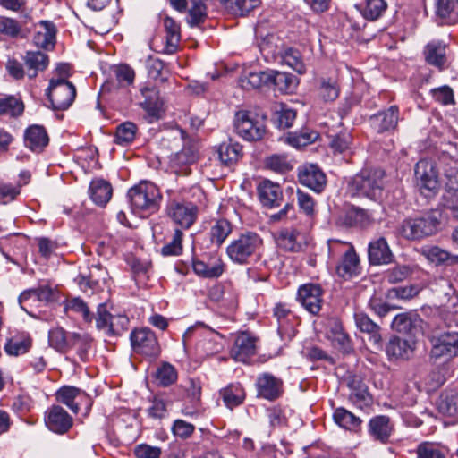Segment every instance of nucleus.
I'll return each mask as SVG.
<instances>
[{"mask_svg": "<svg viewBox=\"0 0 458 458\" xmlns=\"http://www.w3.org/2000/svg\"><path fill=\"white\" fill-rule=\"evenodd\" d=\"M443 212L433 209L416 217L407 218L399 227V233L407 240H420L437 233L442 225Z\"/></svg>", "mask_w": 458, "mask_h": 458, "instance_id": "nucleus-1", "label": "nucleus"}, {"mask_svg": "<svg viewBox=\"0 0 458 458\" xmlns=\"http://www.w3.org/2000/svg\"><path fill=\"white\" fill-rule=\"evenodd\" d=\"M384 177L385 172L381 169L363 170L349 182L348 193L352 197L377 199L383 191Z\"/></svg>", "mask_w": 458, "mask_h": 458, "instance_id": "nucleus-2", "label": "nucleus"}, {"mask_svg": "<svg viewBox=\"0 0 458 458\" xmlns=\"http://www.w3.org/2000/svg\"><path fill=\"white\" fill-rule=\"evenodd\" d=\"M135 213L152 214L158 210L161 200L159 189L150 182H141L128 191Z\"/></svg>", "mask_w": 458, "mask_h": 458, "instance_id": "nucleus-3", "label": "nucleus"}, {"mask_svg": "<svg viewBox=\"0 0 458 458\" xmlns=\"http://www.w3.org/2000/svg\"><path fill=\"white\" fill-rule=\"evenodd\" d=\"M266 118L265 114L241 110L235 114V131L239 136L246 140H259L267 131Z\"/></svg>", "mask_w": 458, "mask_h": 458, "instance_id": "nucleus-4", "label": "nucleus"}, {"mask_svg": "<svg viewBox=\"0 0 458 458\" xmlns=\"http://www.w3.org/2000/svg\"><path fill=\"white\" fill-rule=\"evenodd\" d=\"M262 246L260 236L252 232H246L230 242L226 248L229 259L237 264H247Z\"/></svg>", "mask_w": 458, "mask_h": 458, "instance_id": "nucleus-5", "label": "nucleus"}, {"mask_svg": "<svg viewBox=\"0 0 458 458\" xmlns=\"http://www.w3.org/2000/svg\"><path fill=\"white\" fill-rule=\"evenodd\" d=\"M329 250L332 252L339 251L343 253V256L336 266V274L340 277L344 279H350L360 274V259L352 244L334 241L329 245Z\"/></svg>", "mask_w": 458, "mask_h": 458, "instance_id": "nucleus-6", "label": "nucleus"}, {"mask_svg": "<svg viewBox=\"0 0 458 458\" xmlns=\"http://www.w3.org/2000/svg\"><path fill=\"white\" fill-rule=\"evenodd\" d=\"M54 109L66 110L76 97L75 86L64 78L52 79L47 89Z\"/></svg>", "mask_w": 458, "mask_h": 458, "instance_id": "nucleus-7", "label": "nucleus"}, {"mask_svg": "<svg viewBox=\"0 0 458 458\" xmlns=\"http://www.w3.org/2000/svg\"><path fill=\"white\" fill-rule=\"evenodd\" d=\"M193 335L203 337L197 345L198 350L203 354L212 355L220 351L221 344L216 341L218 334L202 323H197L186 330L182 336L183 343L186 344Z\"/></svg>", "mask_w": 458, "mask_h": 458, "instance_id": "nucleus-8", "label": "nucleus"}, {"mask_svg": "<svg viewBox=\"0 0 458 458\" xmlns=\"http://www.w3.org/2000/svg\"><path fill=\"white\" fill-rule=\"evenodd\" d=\"M167 216L182 229H189L196 221L198 207L190 201L172 200L166 208Z\"/></svg>", "mask_w": 458, "mask_h": 458, "instance_id": "nucleus-9", "label": "nucleus"}, {"mask_svg": "<svg viewBox=\"0 0 458 458\" xmlns=\"http://www.w3.org/2000/svg\"><path fill=\"white\" fill-rule=\"evenodd\" d=\"M131 342L134 352L144 356L156 357L160 352L156 335L148 327L132 331Z\"/></svg>", "mask_w": 458, "mask_h": 458, "instance_id": "nucleus-10", "label": "nucleus"}, {"mask_svg": "<svg viewBox=\"0 0 458 458\" xmlns=\"http://www.w3.org/2000/svg\"><path fill=\"white\" fill-rule=\"evenodd\" d=\"M415 178L421 191L435 193L439 187L438 172L431 160L420 159L416 164Z\"/></svg>", "mask_w": 458, "mask_h": 458, "instance_id": "nucleus-11", "label": "nucleus"}, {"mask_svg": "<svg viewBox=\"0 0 458 458\" xmlns=\"http://www.w3.org/2000/svg\"><path fill=\"white\" fill-rule=\"evenodd\" d=\"M300 183L317 193L323 191L327 185V177L324 172L313 164L303 165L298 169Z\"/></svg>", "mask_w": 458, "mask_h": 458, "instance_id": "nucleus-12", "label": "nucleus"}, {"mask_svg": "<svg viewBox=\"0 0 458 458\" xmlns=\"http://www.w3.org/2000/svg\"><path fill=\"white\" fill-rule=\"evenodd\" d=\"M458 355V334L454 332L443 333L432 338L431 358L447 357Z\"/></svg>", "mask_w": 458, "mask_h": 458, "instance_id": "nucleus-13", "label": "nucleus"}, {"mask_svg": "<svg viewBox=\"0 0 458 458\" xmlns=\"http://www.w3.org/2000/svg\"><path fill=\"white\" fill-rule=\"evenodd\" d=\"M47 428L56 434L66 433L72 426V418L59 405H52L45 413Z\"/></svg>", "mask_w": 458, "mask_h": 458, "instance_id": "nucleus-14", "label": "nucleus"}, {"mask_svg": "<svg viewBox=\"0 0 458 458\" xmlns=\"http://www.w3.org/2000/svg\"><path fill=\"white\" fill-rule=\"evenodd\" d=\"M297 299L307 311L318 314L322 304L321 287L314 284H303L298 290Z\"/></svg>", "mask_w": 458, "mask_h": 458, "instance_id": "nucleus-15", "label": "nucleus"}, {"mask_svg": "<svg viewBox=\"0 0 458 458\" xmlns=\"http://www.w3.org/2000/svg\"><path fill=\"white\" fill-rule=\"evenodd\" d=\"M257 192L261 205L267 208L279 207L284 199V194L281 186L270 180L261 181Z\"/></svg>", "mask_w": 458, "mask_h": 458, "instance_id": "nucleus-16", "label": "nucleus"}, {"mask_svg": "<svg viewBox=\"0 0 458 458\" xmlns=\"http://www.w3.org/2000/svg\"><path fill=\"white\" fill-rule=\"evenodd\" d=\"M170 4L179 12H182L186 7H189L187 22L191 27L202 23L207 17L205 0H170Z\"/></svg>", "mask_w": 458, "mask_h": 458, "instance_id": "nucleus-17", "label": "nucleus"}, {"mask_svg": "<svg viewBox=\"0 0 458 458\" xmlns=\"http://www.w3.org/2000/svg\"><path fill=\"white\" fill-rule=\"evenodd\" d=\"M368 258L371 265H387L394 260V254L385 237L372 240L368 246Z\"/></svg>", "mask_w": 458, "mask_h": 458, "instance_id": "nucleus-18", "label": "nucleus"}, {"mask_svg": "<svg viewBox=\"0 0 458 458\" xmlns=\"http://www.w3.org/2000/svg\"><path fill=\"white\" fill-rule=\"evenodd\" d=\"M256 352V338L248 333L239 334L231 349V356L233 360L240 362L247 360Z\"/></svg>", "mask_w": 458, "mask_h": 458, "instance_id": "nucleus-19", "label": "nucleus"}, {"mask_svg": "<svg viewBox=\"0 0 458 458\" xmlns=\"http://www.w3.org/2000/svg\"><path fill=\"white\" fill-rule=\"evenodd\" d=\"M393 431L394 426L390 418L386 415L374 416L369 421L368 432L375 441L388 443Z\"/></svg>", "mask_w": 458, "mask_h": 458, "instance_id": "nucleus-20", "label": "nucleus"}, {"mask_svg": "<svg viewBox=\"0 0 458 458\" xmlns=\"http://www.w3.org/2000/svg\"><path fill=\"white\" fill-rule=\"evenodd\" d=\"M258 395L273 401L282 394V381L271 374L264 373L257 379Z\"/></svg>", "mask_w": 458, "mask_h": 458, "instance_id": "nucleus-21", "label": "nucleus"}, {"mask_svg": "<svg viewBox=\"0 0 458 458\" xmlns=\"http://www.w3.org/2000/svg\"><path fill=\"white\" fill-rule=\"evenodd\" d=\"M356 327L363 333L369 335V342L374 347L380 349L382 336L381 327L374 322L365 312L356 311L353 315Z\"/></svg>", "mask_w": 458, "mask_h": 458, "instance_id": "nucleus-22", "label": "nucleus"}, {"mask_svg": "<svg viewBox=\"0 0 458 458\" xmlns=\"http://www.w3.org/2000/svg\"><path fill=\"white\" fill-rule=\"evenodd\" d=\"M56 28L52 21H41L33 36V43L36 47L49 50L55 44Z\"/></svg>", "mask_w": 458, "mask_h": 458, "instance_id": "nucleus-23", "label": "nucleus"}, {"mask_svg": "<svg viewBox=\"0 0 458 458\" xmlns=\"http://www.w3.org/2000/svg\"><path fill=\"white\" fill-rule=\"evenodd\" d=\"M399 121V109L392 106L388 109L379 112L370 117L372 126L378 132L395 129Z\"/></svg>", "mask_w": 458, "mask_h": 458, "instance_id": "nucleus-24", "label": "nucleus"}, {"mask_svg": "<svg viewBox=\"0 0 458 458\" xmlns=\"http://www.w3.org/2000/svg\"><path fill=\"white\" fill-rule=\"evenodd\" d=\"M48 141V135L43 126L31 125L25 131L24 144L33 152H41Z\"/></svg>", "mask_w": 458, "mask_h": 458, "instance_id": "nucleus-25", "label": "nucleus"}, {"mask_svg": "<svg viewBox=\"0 0 458 458\" xmlns=\"http://www.w3.org/2000/svg\"><path fill=\"white\" fill-rule=\"evenodd\" d=\"M140 95L142 100L140 101V106L149 116L157 118L163 106L158 90L154 87H145L140 89Z\"/></svg>", "mask_w": 458, "mask_h": 458, "instance_id": "nucleus-26", "label": "nucleus"}, {"mask_svg": "<svg viewBox=\"0 0 458 458\" xmlns=\"http://www.w3.org/2000/svg\"><path fill=\"white\" fill-rule=\"evenodd\" d=\"M273 315L276 318L278 327L277 331L283 336L291 335L295 319L294 314L285 303H277L273 309Z\"/></svg>", "mask_w": 458, "mask_h": 458, "instance_id": "nucleus-27", "label": "nucleus"}, {"mask_svg": "<svg viewBox=\"0 0 458 458\" xmlns=\"http://www.w3.org/2000/svg\"><path fill=\"white\" fill-rule=\"evenodd\" d=\"M107 276V271L99 267L92 266L89 268V275H80L77 278L78 284L83 292H87L89 289H95L103 283H106Z\"/></svg>", "mask_w": 458, "mask_h": 458, "instance_id": "nucleus-28", "label": "nucleus"}, {"mask_svg": "<svg viewBox=\"0 0 458 458\" xmlns=\"http://www.w3.org/2000/svg\"><path fill=\"white\" fill-rule=\"evenodd\" d=\"M192 267L197 275L206 278H216L224 272V263L218 258L210 259L208 262L194 260Z\"/></svg>", "mask_w": 458, "mask_h": 458, "instance_id": "nucleus-29", "label": "nucleus"}, {"mask_svg": "<svg viewBox=\"0 0 458 458\" xmlns=\"http://www.w3.org/2000/svg\"><path fill=\"white\" fill-rule=\"evenodd\" d=\"M113 189L111 184L103 180H93L89 185V195L94 203L105 206L111 199Z\"/></svg>", "mask_w": 458, "mask_h": 458, "instance_id": "nucleus-30", "label": "nucleus"}, {"mask_svg": "<svg viewBox=\"0 0 458 458\" xmlns=\"http://www.w3.org/2000/svg\"><path fill=\"white\" fill-rule=\"evenodd\" d=\"M72 333L66 332L62 327L53 328L48 333L50 346L62 353H65L72 348Z\"/></svg>", "mask_w": 458, "mask_h": 458, "instance_id": "nucleus-31", "label": "nucleus"}, {"mask_svg": "<svg viewBox=\"0 0 458 458\" xmlns=\"http://www.w3.org/2000/svg\"><path fill=\"white\" fill-rule=\"evenodd\" d=\"M424 55L429 64L442 67L446 62V45L440 41H432L426 46Z\"/></svg>", "mask_w": 458, "mask_h": 458, "instance_id": "nucleus-32", "label": "nucleus"}, {"mask_svg": "<svg viewBox=\"0 0 458 458\" xmlns=\"http://www.w3.org/2000/svg\"><path fill=\"white\" fill-rule=\"evenodd\" d=\"M412 351L411 343L398 336L392 337L386 345V354L390 358L408 359Z\"/></svg>", "mask_w": 458, "mask_h": 458, "instance_id": "nucleus-33", "label": "nucleus"}, {"mask_svg": "<svg viewBox=\"0 0 458 458\" xmlns=\"http://www.w3.org/2000/svg\"><path fill=\"white\" fill-rule=\"evenodd\" d=\"M269 77L270 86H274L281 92H292L296 88V78L288 72L269 70Z\"/></svg>", "mask_w": 458, "mask_h": 458, "instance_id": "nucleus-34", "label": "nucleus"}, {"mask_svg": "<svg viewBox=\"0 0 458 458\" xmlns=\"http://www.w3.org/2000/svg\"><path fill=\"white\" fill-rule=\"evenodd\" d=\"M219 3L230 13L243 16L257 8L260 0H219Z\"/></svg>", "mask_w": 458, "mask_h": 458, "instance_id": "nucleus-35", "label": "nucleus"}, {"mask_svg": "<svg viewBox=\"0 0 458 458\" xmlns=\"http://www.w3.org/2000/svg\"><path fill=\"white\" fill-rule=\"evenodd\" d=\"M333 418L335 422L343 428L357 432L360 428L362 420L352 412L344 408L335 410Z\"/></svg>", "mask_w": 458, "mask_h": 458, "instance_id": "nucleus-36", "label": "nucleus"}, {"mask_svg": "<svg viewBox=\"0 0 458 458\" xmlns=\"http://www.w3.org/2000/svg\"><path fill=\"white\" fill-rule=\"evenodd\" d=\"M420 323L419 315L415 313H401L392 321V328L403 334H411Z\"/></svg>", "mask_w": 458, "mask_h": 458, "instance_id": "nucleus-37", "label": "nucleus"}, {"mask_svg": "<svg viewBox=\"0 0 458 458\" xmlns=\"http://www.w3.org/2000/svg\"><path fill=\"white\" fill-rule=\"evenodd\" d=\"M220 395L225 406L233 409L243 402L245 392L239 383H235L220 390Z\"/></svg>", "mask_w": 458, "mask_h": 458, "instance_id": "nucleus-38", "label": "nucleus"}, {"mask_svg": "<svg viewBox=\"0 0 458 458\" xmlns=\"http://www.w3.org/2000/svg\"><path fill=\"white\" fill-rule=\"evenodd\" d=\"M24 64L29 70H32V73H29L30 78L37 76L38 71L45 70L48 65L47 55L40 51H28L23 57Z\"/></svg>", "mask_w": 458, "mask_h": 458, "instance_id": "nucleus-39", "label": "nucleus"}, {"mask_svg": "<svg viewBox=\"0 0 458 458\" xmlns=\"http://www.w3.org/2000/svg\"><path fill=\"white\" fill-rule=\"evenodd\" d=\"M240 85L247 90L270 86L269 71L250 72L240 79Z\"/></svg>", "mask_w": 458, "mask_h": 458, "instance_id": "nucleus-40", "label": "nucleus"}, {"mask_svg": "<svg viewBox=\"0 0 458 458\" xmlns=\"http://www.w3.org/2000/svg\"><path fill=\"white\" fill-rule=\"evenodd\" d=\"M164 27L166 32V52L174 53L181 40L180 25L173 18L165 16L164 19Z\"/></svg>", "mask_w": 458, "mask_h": 458, "instance_id": "nucleus-41", "label": "nucleus"}, {"mask_svg": "<svg viewBox=\"0 0 458 458\" xmlns=\"http://www.w3.org/2000/svg\"><path fill=\"white\" fill-rule=\"evenodd\" d=\"M440 413L447 416L458 414V394L455 391H445L437 402Z\"/></svg>", "mask_w": 458, "mask_h": 458, "instance_id": "nucleus-42", "label": "nucleus"}, {"mask_svg": "<svg viewBox=\"0 0 458 458\" xmlns=\"http://www.w3.org/2000/svg\"><path fill=\"white\" fill-rule=\"evenodd\" d=\"M437 14L446 23L458 22V0H437Z\"/></svg>", "mask_w": 458, "mask_h": 458, "instance_id": "nucleus-43", "label": "nucleus"}, {"mask_svg": "<svg viewBox=\"0 0 458 458\" xmlns=\"http://www.w3.org/2000/svg\"><path fill=\"white\" fill-rule=\"evenodd\" d=\"M83 392L71 386H64L56 392V400L65 404L73 413H78L80 407L75 403V399L82 394Z\"/></svg>", "mask_w": 458, "mask_h": 458, "instance_id": "nucleus-44", "label": "nucleus"}, {"mask_svg": "<svg viewBox=\"0 0 458 458\" xmlns=\"http://www.w3.org/2000/svg\"><path fill=\"white\" fill-rule=\"evenodd\" d=\"M232 233L231 223L225 218H220L215 221L210 228L209 236L212 243L216 246H221L225 239Z\"/></svg>", "mask_w": 458, "mask_h": 458, "instance_id": "nucleus-45", "label": "nucleus"}, {"mask_svg": "<svg viewBox=\"0 0 458 458\" xmlns=\"http://www.w3.org/2000/svg\"><path fill=\"white\" fill-rule=\"evenodd\" d=\"M30 347V337L28 335H22L9 339L4 345V351L8 355L18 356L26 353Z\"/></svg>", "mask_w": 458, "mask_h": 458, "instance_id": "nucleus-46", "label": "nucleus"}, {"mask_svg": "<svg viewBox=\"0 0 458 458\" xmlns=\"http://www.w3.org/2000/svg\"><path fill=\"white\" fill-rule=\"evenodd\" d=\"M242 146L236 142H223L218 147V157L222 163L231 165L235 163L241 155Z\"/></svg>", "mask_w": 458, "mask_h": 458, "instance_id": "nucleus-47", "label": "nucleus"}, {"mask_svg": "<svg viewBox=\"0 0 458 458\" xmlns=\"http://www.w3.org/2000/svg\"><path fill=\"white\" fill-rule=\"evenodd\" d=\"M386 6L385 0H366L364 4H360V9L365 19L375 21L384 13Z\"/></svg>", "mask_w": 458, "mask_h": 458, "instance_id": "nucleus-48", "label": "nucleus"}, {"mask_svg": "<svg viewBox=\"0 0 458 458\" xmlns=\"http://www.w3.org/2000/svg\"><path fill=\"white\" fill-rule=\"evenodd\" d=\"M137 126L131 122H125L120 124L116 129L115 143L118 145L126 146L131 143L136 136Z\"/></svg>", "mask_w": 458, "mask_h": 458, "instance_id": "nucleus-49", "label": "nucleus"}, {"mask_svg": "<svg viewBox=\"0 0 458 458\" xmlns=\"http://www.w3.org/2000/svg\"><path fill=\"white\" fill-rule=\"evenodd\" d=\"M20 307L30 316H34L33 310L40 306L37 293L34 288L23 291L19 298Z\"/></svg>", "mask_w": 458, "mask_h": 458, "instance_id": "nucleus-50", "label": "nucleus"}, {"mask_svg": "<svg viewBox=\"0 0 458 458\" xmlns=\"http://www.w3.org/2000/svg\"><path fill=\"white\" fill-rule=\"evenodd\" d=\"M328 337L336 342L342 347L347 348L349 344V337L344 332L341 322L337 318H331L328 320Z\"/></svg>", "mask_w": 458, "mask_h": 458, "instance_id": "nucleus-51", "label": "nucleus"}, {"mask_svg": "<svg viewBox=\"0 0 458 458\" xmlns=\"http://www.w3.org/2000/svg\"><path fill=\"white\" fill-rule=\"evenodd\" d=\"M64 310L81 315L86 322H91L93 319V314L89 311L88 305L79 297L68 300L64 304Z\"/></svg>", "mask_w": 458, "mask_h": 458, "instance_id": "nucleus-52", "label": "nucleus"}, {"mask_svg": "<svg viewBox=\"0 0 458 458\" xmlns=\"http://www.w3.org/2000/svg\"><path fill=\"white\" fill-rule=\"evenodd\" d=\"M23 104L13 97L0 98V115L18 116L23 112Z\"/></svg>", "mask_w": 458, "mask_h": 458, "instance_id": "nucleus-53", "label": "nucleus"}, {"mask_svg": "<svg viewBox=\"0 0 458 458\" xmlns=\"http://www.w3.org/2000/svg\"><path fill=\"white\" fill-rule=\"evenodd\" d=\"M156 379L158 381L159 385L167 386L175 382L177 379V372L174 366L165 362L157 369Z\"/></svg>", "mask_w": 458, "mask_h": 458, "instance_id": "nucleus-54", "label": "nucleus"}, {"mask_svg": "<svg viewBox=\"0 0 458 458\" xmlns=\"http://www.w3.org/2000/svg\"><path fill=\"white\" fill-rule=\"evenodd\" d=\"M115 79L120 87L131 85L135 79L134 70L127 64H120L114 68Z\"/></svg>", "mask_w": 458, "mask_h": 458, "instance_id": "nucleus-55", "label": "nucleus"}, {"mask_svg": "<svg viewBox=\"0 0 458 458\" xmlns=\"http://www.w3.org/2000/svg\"><path fill=\"white\" fill-rule=\"evenodd\" d=\"M182 232L180 229H175L172 240L162 247L161 253L164 256L180 255L182 250Z\"/></svg>", "mask_w": 458, "mask_h": 458, "instance_id": "nucleus-56", "label": "nucleus"}, {"mask_svg": "<svg viewBox=\"0 0 458 458\" xmlns=\"http://www.w3.org/2000/svg\"><path fill=\"white\" fill-rule=\"evenodd\" d=\"M72 347L78 349V354L82 360L88 359V352L91 348L92 338L86 334L80 335L77 333H72Z\"/></svg>", "mask_w": 458, "mask_h": 458, "instance_id": "nucleus-57", "label": "nucleus"}, {"mask_svg": "<svg viewBox=\"0 0 458 458\" xmlns=\"http://www.w3.org/2000/svg\"><path fill=\"white\" fill-rule=\"evenodd\" d=\"M266 165L270 170L276 173H286L292 169V165L287 157L283 155H272L266 159Z\"/></svg>", "mask_w": 458, "mask_h": 458, "instance_id": "nucleus-58", "label": "nucleus"}, {"mask_svg": "<svg viewBox=\"0 0 458 458\" xmlns=\"http://www.w3.org/2000/svg\"><path fill=\"white\" fill-rule=\"evenodd\" d=\"M299 233L295 230H285L280 233L279 244L284 249L290 251H297L300 244L297 242Z\"/></svg>", "mask_w": 458, "mask_h": 458, "instance_id": "nucleus-59", "label": "nucleus"}, {"mask_svg": "<svg viewBox=\"0 0 458 458\" xmlns=\"http://www.w3.org/2000/svg\"><path fill=\"white\" fill-rule=\"evenodd\" d=\"M411 273V269L409 266L398 265L386 271V278L391 284H397L405 280Z\"/></svg>", "mask_w": 458, "mask_h": 458, "instance_id": "nucleus-60", "label": "nucleus"}, {"mask_svg": "<svg viewBox=\"0 0 458 458\" xmlns=\"http://www.w3.org/2000/svg\"><path fill=\"white\" fill-rule=\"evenodd\" d=\"M21 27L19 22L12 18L0 16V33L15 38L20 35Z\"/></svg>", "mask_w": 458, "mask_h": 458, "instance_id": "nucleus-61", "label": "nucleus"}, {"mask_svg": "<svg viewBox=\"0 0 458 458\" xmlns=\"http://www.w3.org/2000/svg\"><path fill=\"white\" fill-rule=\"evenodd\" d=\"M425 254L428 259L437 264H442L448 260L455 261L458 259V257H453L448 251L442 250L437 246L429 248L426 250Z\"/></svg>", "mask_w": 458, "mask_h": 458, "instance_id": "nucleus-62", "label": "nucleus"}, {"mask_svg": "<svg viewBox=\"0 0 458 458\" xmlns=\"http://www.w3.org/2000/svg\"><path fill=\"white\" fill-rule=\"evenodd\" d=\"M418 458H445V454L437 445L430 443H423L418 446Z\"/></svg>", "mask_w": 458, "mask_h": 458, "instance_id": "nucleus-63", "label": "nucleus"}, {"mask_svg": "<svg viewBox=\"0 0 458 458\" xmlns=\"http://www.w3.org/2000/svg\"><path fill=\"white\" fill-rule=\"evenodd\" d=\"M134 454L136 458H160L162 450L158 446L140 444L135 446Z\"/></svg>", "mask_w": 458, "mask_h": 458, "instance_id": "nucleus-64", "label": "nucleus"}]
</instances>
